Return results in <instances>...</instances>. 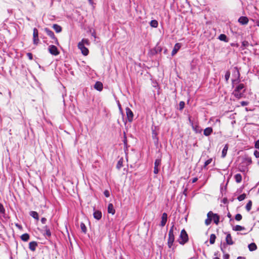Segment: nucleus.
Here are the masks:
<instances>
[{"instance_id":"obj_11","label":"nucleus","mask_w":259,"mask_h":259,"mask_svg":"<svg viewBox=\"0 0 259 259\" xmlns=\"http://www.w3.org/2000/svg\"><path fill=\"white\" fill-rule=\"evenodd\" d=\"M181 47V44L180 43H177L175 44L174 48L171 52V55L174 56L177 54L178 51L180 50Z\"/></svg>"},{"instance_id":"obj_9","label":"nucleus","mask_w":259,"mask_h":259,"mask_svg":"<svg viewBox=\"0 0 259 259\" xmlns=\"http://www.w3.org/2000/svg\"><path fill=\"white\" fill-rule=\"evenodd\" d=\"M46 33L48 35L51 37V38L55 40V43L58 45V41L57 38L55 37L54 32L48 28H45V29Z\"/></svg>"},{"instance_id":"obj_31","label":"nucleus","mask_w":259,"mask_h":259,"mask_svg":"<svg viewBox=\"0 0 259 259\" xmlns=\"http://www.w3.org/2000/svg\"><path fill=\"white\" fill-rule=\"evenodd\" d=\"M251 206H252V202L251 200H249L248 202V203H247L246 207H245L246 210L248 211H250L251 208Z\"/></svg>"},{"instance_id":"obj_54","label":"nucleus","mask_w":259,"mask_h":259,"mask_svg":"<svg viewBox=\"0 0 259 259\" xmlns=\"http://www.w3.org/2000/svg\"><path fill=\"white\" fill-rule=\"evenodd\" d=\"M118 108H119V110L120 111V112L122 113V109H121V105L118 103Z\"/></svg>"},{"instance_id":"obj_1","label":"nucleus","mask_w":259,"mask_h":259,"mask_svg":"<svg viewBox=\"0 0 259 259\" xmlns=\"http://www.w3.org/2000/svg\"><path fill=\"white\" fill-rule=\"evenodd\" d=\"M252 163V160L250 157L245 156L242 158V162L239 165V169L241 172H245L248 169V166Z\"/></svg>"},{"instance_id":"obj_8","label":"nucleus","mask_w":259,"mask_h":259,"mask_svg":"<svg viewBox=\"0 0 259 259\" xmlns=\"http://www.w3.org/2000/svg\"><path fill=\"white\" fill-rule=\"evenodd\" d=\"M125 110L128 121L129 122H132L133 120L134 117L133 112L128 107H126Z\"/></svg>"},{"instance_id":"obj_46","label":"nucleus","mask_w":259,"mask_h":259,"mask_svg":"<svg viewBox=\"0 0 259 259\" xmlns=\"http://www.w3.org/2000/svg\"><path fill=\"white\" fill-rule=\"evenodd\" d=\"M254 155L256 158H259V151L257 150L254 151Z\"/></svg>"},{"instance_id":"obj_52","label":"nucleus","mask_w":259,"mask_h":259,"mask_svg":"<svg viewBox=\"0 0 259 259\" xmlns=\"http://www.w3.org/2000/svg\"><path fill=\"white\" fill-rule=\"evenodd\" d=\"M15 226L18 228H19V229H22V226L20 225H19L18 224H16Z\"/></svg>"},{"instance_id":"obj_39","label":"nucleus","mask_w":259,"mask_h":259,"mask_svg":"<svg viewBox=\"0 0 259 259\" xmlns=\"http://www.w3.org/2000/svg\"><path fill=\"white\" fill-rule=\"evenodd\" d=\"M230 76V72L228 71H227L225 75V78L226 81H228V79H229Z\"/></svg>"},{"instance_id":"obj_5","label":"nucleus","mask_w":259,"mask_h":259,"mask_svg":"<svg viewBox=\"0 0 259 259\" xmlns=\"http://www.w3.org/2000/svg\"><path fill=\"white\" fill-rule=\"evenodd\" d=\"M207 215L208 218L210 217L216 225L219 224L220 217L217 214L213 213L212 211H209L208 212Z\"/></svg>"},{"instance_id":"obj_36","label":"nucleus","mask_w":259,"mask_h":259,"mask_svg":"<svg viewBox=\"0 0 259 259\" xmlns=\"http://www.w3.org/2000/svg\"><path fill=\"white\" fill-rule=\"evenodd\" d=\"M38 37V30L36 28H34L33 29V37Z\"/></svg>"},{"instance_id":"obj_45","label":"nucleus","mask_w":259,"mask_h":259,"mask_svg":"<svg viewBox=\"0 0 259 259\" xmlns=\"http://www.w3.org/2000/svg\"><path fill=\"white\" fill-rule=\"evenodd\" d=\"M254 147H255V148H256V149H259V140H257V141L255 142Z\"/></svg>"},{"instance_id":"obj_42","label":"nucleus","mask_w":259,"mask_h":259,"mask_svg":"<svg viewBox=\"0 0 259 259\" xmlns=\"http://www.w3.org/2000/svg\"><path fill=\"white\" fill-rule=\"evenodd\" d=\"M211 221H212V219L210 217V218L207 217V219L205 221V224L206 225H209L210 224Z\"/></svg>"},{"instance_id":"obj_33","label":"nucleus","mask_w":259,"mask_h":259,"mask_svg":"<svg viewBox=\"0 0 259 259\" xmlns=\"http://www.w3.org/2000/svg\"><path fill=\"white\" fill-rule=\"evenodd\" d=\"M5 209L3 205L0 203V217L3 216L5 214Z\"/></svg>"},{"instance_id":"obj_4","label":"nucleus","mask_w":259,"mask_h":259,"mask_svg":"<svg viewBox=\"0 0 259 259\" xmlns=\"http://www.w3.org/2000/svg\"><path fill=\"white\" fill-rule=\"evenodd\" d=\"M188 240V236L187 232L184 229L182 230L180 236L179 243L181 244H184Z\"/></svg>"},{"instance_id":"obj_18","label":"nucleus","mask_w":259,"mask_h":259,"mask_svg":"<svg viewBox=\"0 0 259 259\" xmlns=\"http://www.w3.org/2000/svg\"><path fill=\"white\" fill-rule=\"evenodd\" d=\"M212 132V129L211 127L206 128L203 132V134L206 136H209Z\"/></svg>"},{"instance_id":"obj_40","label":"nucleus","mask_w":259,"mask_h":259,"mask_svg":"<svg viewBox=\"0 0 259 259\" xmlns=\"http://www.w3.org/2000/svg\"><path fill=\"white\" fill-rule=\"evenodd\" d=\"M242 215L239 213H238L235 215V220L237 221H240L242 219Z\"/></svg>"},{"instance_id":"obj_3","label":"nucleus","mask_w":259,"mask_h":259,"mask_svg":"<svg viewBox=\"0 0 259 259\" xmlns=\"http://www.w3.org/2000/svg\"><path fill=\"white\" fill-rule=\"evenodd\" d=\"M174 226H172L170 228V229L169 231V232H168V239L167 244H168V246L169 248L171 247V246L173 245L174 240H175V235L174 234Z\"/></svg>"},{"instance_id":"obj_29","label":"nucleus","mask_w":259,"mask_h":259,"mask_svg":"<svg viewBox=\"0 0 259 259\" xmlns=\"http://www.w3.org/2000/svg\"><path fill=\"white\" fill-rule=\"evenodd\" d=\"M216 237L214 234H211L210 236L209 242L211 244H213L215 240Z\"/></svg>"},{"instance_id":"obj_28","label":"nucleus","mask_w":259,"mask_h":259,"mask_svg":"<svg viewBox=\"0 0 259 259\" xmlns=\"http://www.w3.org/2000/svg\"><path fill=\"white\" fill-rule=\"evenodd\" d=\"M150 26L154 28H156L158 26V22L156 20H153L151 21L150 23Z\"/></svg>"},{"instance_id":"obj_2","label":"nucleus","mask_w":259,"mask_h":259,"mask_svg":"<svg viewBox=\"0 0 259 259\" xmlns=\"http://www.w3.org/2000/svg\"><path fill=\"white\" fill-rule=\"evenodd\" d=\"M245 86L243 83L239 84L233 92L234 96L237 99L242 98L245 92Z\"/></svg>"},{"instance_id":"obj_50","label":"nucleus","mask_w":259,"mask_h":259,"mask_svg":"<svg viewBox=\"0 0 259 259\" xmlns=\"http://www.w3.org/2000/svg\"><path fill=\"white\" fill-rule=\"evenodd\" d=\"M47 221V219L45 218H42L41 219V222L42 224H45Z\"/></svg>"},{"instance_id":"obj_43","label":"nucleus","mask_w":259,"mask_h":259,"mask_svg":"<svg viewBox=\"0 0 259 259\" xmlns=\"http://www.w3.org/2000/svg\"><path fill=\"white\" fill-rule=\"evenodd\" d=\"M33 44L35 45H37L39 41L38 37H33Z\"/></svg>"},{"instance_id":"obj_19","label":"nucleus","mask_w":259,"mask_h":259,"mask_svg":"<svg viewBox=\"0 0 259 259\" xmlns=\"http://www.w3.org/2000/svg\"><path fill=\"white\" fill-rule=\"evenodd\" d=\"M93 214L94 217L98 220H99L102 217V213L100 211H95Z\"/></svg>"},{"instance_id":"obj_38","label":"nucleus","mask_w":259,"mask_h":259,"mask_svg":"<svg viewBox=\"0 0 259 259\" xmlns=\"http://www.w3.org/2000/svg\"><path fill=\"white\" fill-rule=\"evenodd\" d=\"M80 228H81V231L83 233H86L87 228H86L85 225L83 223H81V224H80Z\"/></svg>"},{"instance_id":"obj_27","label":"nucleus","mask_w":259,"mask_h":259,"mask_svg":"<svg viewBox=\"0 0 259 259\" xmlns=\"http://www.w3.org/2000/svg\"><path fill=\"white\" fill-rule=\"evenodd\" d=\"M233 230L236 231H241L244 230L245 228L240 225H236L234 227Z\"/></svg>"},{"instance_id":"obj_30","label":"nucleus","mask_w":259,"mask_h":259,"mask_svg":"<svg viewBox=\"0 0 259 259\" xmlns=\"http://www.w3.org/2000/svg\"><path fill=\"white\" fill-rule=\"evenodd\" d=\"M122 163H123V159L121 158L118 161L117 165H116V168L117 169H120L122 166Z\"/></svg>"},{"instance_id":"obj_44","label":"nucleus","mask_w":259,"mask_h":259,"mask_svg":"<svg viewBox=\"0 0 259 259\" xmlns=\"http://www.w3.org/2000/svg\"><path fill=\"white\" fill-rule=\"evenodd\" d=\"M104 194L106 197H109L110 196V192L108 190H105L104 192Z\"/></svg>"},{"instance_id":"obj_58","label":"nucleus","mask_w":259,"mask_h":259,"mask_svg":"<svg viewBox=\"0 0 259 259\" xmlns=\"http://www.w3.org/2000/svg\"><path fill=\"white\" fill-rule=\"evenodd\" d=\"M257 25L259 27V21L257 22Z\"/></svg>"},{"instance_id":"obj_47","label":"nucleus","mask_w":259,"mask_h":259,"mask_svg":"<svg viewBox=\"0 0 259 259\" xmlns=\"http://www.w3.org/2000/svg\"><path fill=\"white\" fill-rule=\"evenodd\" d=\"M240 103L242 106H247L248 104V102H246V101H242V102H241Z\"/></svg>"},{"instance_id":"obj_10","label":"nucleus","mask_w":259,"mask_h":259,"mask_svg":"<svg viewBox=\"0 0 259 259\" xmlns=\"http://www.w3.org/2000/svg\"><path fill=\"white\" fill-rule=\"evenodd\" d=\"M161 164V159H156L154 162V173L157 174L159 172V166Z\"/></svg>"},{"instance_id":"obj_53","label":"nucleus","mask_w":259,"mask_h":259,"mask_svg":"<svg viewBox=\"0 0 259 259\" xmlns=\"http://www.w3.org/2000/svg\"><path fill=\"white\" fill-rule=\"evenodd\" d=\"M235 69H236V73H237V77H238V78H239V76H240L239 71L237 70V68H235Z\"/></svg>"},{"instance_id":"obj_12","label":"nucleus","mask_w":259,"mask_h":259,"mask_svg":"<svg viewBox=\"0 0 259 259\" xmlns=\"http://www.w3.org/2000/svg\"><path fill=\"white\" fill-rule=\"evenodd\" d=\"M167 219V215L166 213L164 212L162 213V217H161V221L160 223V225L161 227H163L165 226Z\"/></svg>"},{"instance_id":"obj_17","label":"nucleus","mask_w":259,"mask_h":259,"mask_svg":"<svg viewBox=\"0 0 259 259\" xmlns=\"http://www.w3.org/2000/svg\"><path fill=\"white\" fill-rule=\"evenodd\" d=\"M108 212L114 214L115 210L114 208L113 205L112 203H109L108 206Z\"/></svg>"},{"instance_id":"obj_26","label":"nucleus","mask_w":259,"mask_h":259,"mask_svg":"<svg viewBox=\"0 0 259 259\" xmlns=\"http://www.w3.org/2000/svg\"><path fill=\"white\" fill-rule=\"evenodd\" d=\"M53 28L57 33L60 32L62 31L61 27L57 24H54Z\"/></svg>"},{"instance_id":"obj_37","label":"nucleus","mask_w":259,"mask_h":259,"mask_svg":"<svg viewBox=\"0 0 259 259\" xmlns=\"http://www.w3.org/2000/svg\"><path fill=\"white\" fill-rule=\"evenodd\" d=\"M212 161V158H209L208 160H207L204 163V168H205L208 164L211 163Z\"/></svg>"},{"instance_id":"obj_49","label":"nucleus","mask_w":259,"mask_h":259,"mask_svg":"<svg viewBox=\"0 0 259 259\" xmlns=\"http://www.w3.org/2000/svg\"><path fill=\"white\" fill-rule=\"evenodd\" d=\"M229 255L228 254H225L223 255V259H229Z\"/></svg>"},{"instance_id":"obj_51","label":"nucleus","mask_w":259,"mask_h":259,"mask_svg":"<svg viewBox=\"0 0 259 259\" xmlns=\"http://www.w3.org/2000/svg\"><path fill=\"white\" fill-rule=\"evenodd\" d=\"M197 180H198V179L197 178H194L192 180V182L193 183H194L196 182Z\"/></svg>"},{"instance_id":"obj_14","label":"nucleus","mask_w":259,"mask_h":259,"mask_svg":"<svg viewBox=\"0 0 259 259\" xmlns=\"http://www.w3.org/2000/svg\"><path fill=\"white\" fill-rule=\"evenodd\" d=\"M37 246V244L35 241H32L29 243V248L31 250L33 251L35 250Z\"/></svg>"},{"instance_id":"obj_24","label":"nucleus","mask_w":259,"mask_h":259,"mask_svg":"<svg viewBox=\"0 0 259 259\" xmlns=\"http://www.w3.org/2000/svg\"><path fill=\"white\" fill-rule=\"evenodd\" d=\"M30 215L34 219L38 220L39 219L38 214L37 212L34 211H31L30 212Z\"/></svg>"},{"instance_id":"obj_34","label":"nucleus","mask_w":259,"mask_h":259,"mask_svg":"<svg viewBox=\"0 0 259 259\" xmlns=\"http://www.w3.org/2000/svg\"><path fill=\"white\" fill-rule=\"evenodd\" d=\"M80 42H82V45H87V46H89L90 45V41L89 40V39H82V40Z\"/></svg>"},{"instance_id":"obj_23","label":"nucleus","mask_w":259,"mask_h":259,"mask_svg":"<svg viewBox=\"0 0 259 259\" xmlns=\"http://www.w3.org/2000/svg\"><path fill=\"white\" fill-rule=\"evenodd\" d=\"M219 39L220 40L224 41L225 42L228 41V39L227 38V36L224 34H221V35H220V36H219Z\"/></svg>"},{"instance_id":"obj_13","label":"nucleus","mask_w":259,"mask_h":259,"mask_svg":"<svg viewBox=\"0 0 259 259\" xmlns=\"http://www.w3.org/2000/svg\"><path fill=\"white\" fill-rule=\"evenodd\" d=\"M238 22L242 25H246L248 22V19L246 17L242 16L239 18Z\"/></svg>"},{"instance_id":"obj_32","label":"nucleus","mask_w":259,"mask_h":259,"mask_svg":"<svg viewBox=\"0 0 259 259\" xmlns=\"http://www.w3.org/2000/svg\"><path fill=\"white\" fill-rule=\"evenodd\" d=\"M44 228L46 235L48 237H50L51 235V233L50 229L48 228L47 226H46Z\"/></svg>"},{"instance_id":"obj_64","label":"nucleus","mask_w":259,"mask_h":259,"mask_svg":"<svg viewBox=\"0 0 259 259\" xmlns=\"http://www.w3.org/2000/svg\"><path fill=\"white\" fill-rule=\"evenodd\" d=\"M258 165H259V160H258Z\"/></svg>"},{"instance_id":"obj_41","label":"nucleus","mask_w":259,"mask_h":259,"mask_svg":"<svg viewBox=\"0 0 259 259\" xmlns=\"http://www.w3.org/2000/svg\"><path fill=\"white\" fill-rule=\"evenodd\" d=\"M184 106L185 102L183 101H181L179 103L180 110H182L184 108Z\"/></svg>"},{"instance_id":"obj_21","label":"nucleus","mask_w":259,"mask_h":259,"mask_svg":"<svg viewBox=\"0 0 259 259\" xmlns=\"http://www.w3.org/2000/svg\"><path fill=\"white\" fill-rule=\"evenodd\" d=\"M228 149V146L227 144H226V145H225V147H224V148L222 150V157L223 158H224L226 156Z\"/></svg>"},{"instance_id":"obj_63","label":"nucleus","mask_w":259,"mask_h":259,"mask_svg":"<svg viewBox=\"0 0 259 259\" xmlns=\"http://www.w3.org/2000/svg\"><path fill=\"white\" fill-rule=\"evenodd\" d=\"M11 92H9V95H10V96L11 95Z\"/></svg>"},{"instance_id":"obj_57","label":"nucleus","mask_w":259,"mask_h":259,"mask_svg":"<svg viewBox=\"0 0 259 259\" xmlns=\"http://www.w3.org/2000/svg\"><path fill=\"white\" fill-rule=\"evenodd\" d=\"M213 259H220V258L219 257H215L213 258Z\"/></svg>"},{"instance_id":"obj_56","label":"nucleus","mask_w":259,"mask_h":259,"mask_svg":"<svg viewBox=\"0 0 259 259\" xmlns=\"http://www.w3.org/2000/svg\"><path fill=\"white\" fill-rule=\"evenodd\" d=\"M227 216L229 218H231V214L229 212L228 213Z\"/></svg>"},{"instance_id":"obj_15","label":"nucleus","mask_w":259,"mask_h":259,"mask_svg":"<svg viewBox=\"0 0 259 259\" xmlns=\"http://www.w3.org/2000/svg\"><path fill=\"white\" fill-rule=\"evenodd\" d=\"M226 241L227 244L228 245H232L234 243V242L232 240V237L230 234H228L226 237Z\"/></svg>"},{"instance_id":"obj_7","label":"nucleus","mask_w":259,"mask_h":259,"mask_svg":"<svg viewBox=\"0 0 259 259\" xmlns=\"http://www.w3.org/2000/svg\"><path fill=\"white\" fill-rule=\"evenodd\" d=\"M78 48L80 51H81L82 54L84 55L87 56L89 54V50L88 49L85 47L84 45H82V42H79L78 44Z\"/></svg>"},{"instance_id":"obj_25","label":"nucleus","mask_w":259,"mask_h":259,"mask_svg":"<svg viewBox=\"0 0 259 259\" xmlns=\"http://www.w3.org/2000/svg\"><path fill=\"white\" fill-rule=\"evenodd\" d=\"M21 239L24 241H27L29 239V235L27 233L23 234L21 236Z\"/></svg>"},{"instance_id":"obj_59","label":"nucleus","mask_w":259,"mask_h":259,"mask_svg":"<svg viewBox=\"0 0 259 259\" xmlns=\"http://www.w3.org/2000/svg\"><path fill=\"white\" fill-rule=\"evenodd\" d=\"M245 42H243V43H242V44H243V46H245Z\"/></svg>"},{"instance_id":"obj_60","label":"nucleus","mask_w":259,"mask_h":259,"mask_svg":"<svg viewBox=\"0 0 259 259\" xmlns=\"http://www.w3.org/2000/svg\"><path fill=\"white\" fill-rule=\"evenodd\" d=\"M221 250L223 251V252H224L223 249L222 248H221Z\"/></svg>"},{"instance_id":"obj_35","label":"nucleus","mask_w":259,"mask_h":259,"mask_svg":"<svg viewBox=\"0 0 259 259\" xmlns=\"http://www.w3.org/2000/svg\"><path fill=\"white\" fill-rule=\"evenodd\" d=\"M246 198V194H242L239 196L237 198L238 200L239 201L243 200Z\"/></svg>"},{"instance_id":"obj_22","label":"nucleus","mask_w":259,"mask_h":259,"mask_svg":"<svg viewBox=\"0 0 259 259\" xmlns=\"http://www.w3.org/2000/svg\"><path fill=\"white\" fill-rule=\"evenodd\" d=\"M248 248L250 251H254L256 249L257 246L254 243H251L248 245Z\"/></svg>"},{"instance_id":"obj_16","label":"nucleus","mask_w":259,"mask_h":259,"mask_svg":"<svg viewBox=\"0 0 259 259\" xmlns=\"http://www.w3.org/2000/svg\"><path fill=\"white\" fill-rule=\"evenodd\" d=\"M94 88L97 90L101 91L103 89V84L100 81H97L96 82Z\"/></svg>"},{"instance_id":"obj_55","label":"nucleus","mask_w":259,"mask_h":259,"mask_svg":"<svg viewBox=\"0 0 259 259\" xmlns=\"http://www.w3.org/2000/svg\"><path fill=\"white\" fill-rule=\"evenodd\" d=\"M237 259H246V258L243 256H239L237 257Z\"/></svg>"},{"instance_id":"obj_20","label":"nucleus","mask_w":259,"mask_h":259,"mask_svg":"<svg viewBox=\"0 0 259 259\" xmlns=\"http://www.w3.org/2000/svg\"><path fill=\"white\" fill-rule=\"evenodd\" d=\"M235 181L239 183L242 181V176L240 174H237L234 176Z\"/></svg>"},{"instance_id":"obj_62","label":"nucleus","mask_w":259,"mask_h":259,"mask_svg":"<svg viewBox=\"0 0 259 259\" xmlns=\"http://www.w3.org/2000/svg\"><path fill=\"white\" fill-rule=\"evenodd\" d=\"M92 35L95 37V35L94 34H93Z\"/></svg>"},{"instance_id":"obj_61","label":"nucleus","mask_w":259,"mask_h":259,"mask_svg":"<svg viewBox=\"0 0 259 259\" xmlns=\"http://www.w3.org/2000/svg\"><path fill=\"white\" fill-rule=\"evenodd\" d=\"M124 144H125H125H126V142H125V140H124Z\"/></svg>"},{"instance_id":"obj_48","label":"nucleus","mask_w":259,"mask_h":259,"mask_svg":"<svg viewBox=\"0 0 259 259\" xmlns=\"http://www.w3.org/2000/svg\"><path fill=\"white\" fill-rule=\"evenodd\" d=\"M27 56L30 60H32L33 58L32 54L30 53H28Z\"/></svg>"},{"instance_id":"obj_6","label":"nucleus","mask_w":259,"mask_h":259,"mask_svg":"<svg viewBox=\"0 0 259 259\" xmlns=\"http://www.w3.org/2000/svg\"><path fill=\"white\" fill-rule=\"evenodd\" d=\"M48 51L50 54L54 56H57L60 53L57 48L54 45L49 46L48 48Z\"/></svg>"}]
</instances>
